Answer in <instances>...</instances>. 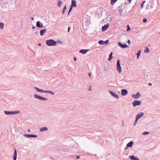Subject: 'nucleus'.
<instances>
[{
  "label": "nucleus",
  "mask_w": 160,
  "mask_h": 160,
  "mask_svg": "<svg viewBox=\"0 0 160 160\" xmlns=\"http://www.w3.org/2000/svg\"><path fill=\"white\" fill-rule=\"evenodd\" d=\"M46 44L49 46H55L57 43V42L52 39H49L46 41Z\"/></svg>",
  "instance_id": "obj_1"
},
{
  "label": "nucleus",
  "mask_w": 160,
  "mask_h": 160,
  "mask_svg": "<svg viewBox=\"0 0 160 160\" xmlns=\"http://www.w3.org/2000/svg\"><path fill=\"white\" fill-rule=\"evenodd\" d=\"M34 88L38 92L43 93H51L52 95H54V93L51 91L44 90L43 89H39L37 87H34Z\"/></svg>",
  "instance_id": "obj_2"
},
{
  "label": "nucleus",
  "mask_w": 160,
  "mask_h": 160,
  "mask_svg": "<svg viewBox=\"0 0 160 160\" xmlns=\"http://www.w3.org/2000/svg\"><path fill=\"white\" fill-rule=\"evenodd\" d=\"M117 69L119 73L122 72V68L120 65V61L118 60L117 62Z\"/></svg>",
  "instance_id": "obj_3"
},
{
  "label": "nucleus",
  "mask_w": 160,
  "mask_h": 160,
  "mask_svg": "<svg viewBox=\"0 0 160 160\" xmlns=\"http://www.w3.org/2000/svg\"><path fill=\"white\" fill-rule=\"evenodd\" d=\"M34 98L41 100L47 101L48 100V99L47 98L42 97L36 94H34Z\"/></svg>",
  "instance_id": "obj_4"
},
{
  "label": "nucleus",
  "mask_w": 160,
  "mask_h": 160,
  "mask_svg": "<svg viewBox=\"0 0 160 160\" xmlns=\"http://www.w3.org/2000/svg\"><path fill=\"white\" fill-rule=\"evenodd\" d=\"M132 105L133 107H136L137 106H139L141 105V102L138 100H135L132 102Z\"/></svg>",
  "instance_id": "obj_5"
},
{
  "label": "nucleus",
  "mask_w": 160,
  "mask_h": 160,
  "mask_svg": "<svg viewBox=\"0 0 160 160\" xmlns=\"http://www.w3.org/2000/svg\"><path fill=\"white\" fill-rule=\"evenodd\" d=\"M132 97L135 99H138L139 98V97H141V96L140 94V93L138 92L136 94H132Z\"/></svg>",
  "instance_id": "obj_6"
},
{
  "label": "nucleus",
  "mask_w": 160,
  "mask_h": 160,
  "mask_svg": "<svg viewBox=\"0 0 160 160\" xmlns=\"http://www.w3.org/2000/svg\"><path fill=\"white\" fill-rule=\"evenodd\" d=\"M109 92L110 94L114 98L117 99L119 98V96L118 95L115 94L112 91H111L109 90Z\"/></svg>",
  "instance_id": "obj_7"
},
{
  "label": "nucleus",
  "mask_w": 160,
  "mask_h": 160,
  "mask_svg": "<svg viewBox=\"0 0 160 160\" xmlns=\"http://www.w3.org/2000/svg\"><path fill=\"white\" fill-rule=\"evenodd\" d=\"M109 40H107L105 41H103L102 40H100L98 42V43L100 44H107L109 43Z\"/></svg>",
  "instance_id": "obj_8"
},
{
  "label": "nucleus",
  "mask_w": 160,
  "mask_h": 160,
  "mask_svg": "<svg viewBox=\"0 0 160 160\" xmlns=\"http://www.w3.org/2000/svg\"><path fill=\"white\" fill-rule=\"evenodd\" d=\"M121 95L123 96H124L127 94L128 91L127 90L123 89L121 90Z\"/></svg>",
  "instance_id": "obj_9"
},
{
  "label": "nucleus",
  "mask_w": 160,
  "mask_h": 160,
  "mask_svg": "<svg viewBox=\"0 0 160 160\" xmlns=\"http://www.w3.org/2000/svg\"><path fill=\"white\" fill-rule=\"evenodd\" d=\"M143 112H141L137 115L136 118L138 120L140 118L143 116Z\"/></svg>",
  "instance_id": "obj_10"
},
{
  "label": "nucleus",
  "mask_w": 160,
  "mask_h": 160,
  "mask_svg": "<svg viewBox=\"0 0 160 160\" xmlns=\"http://www.w3.org/2000/svg\"><path fill=\"white\" fill-rule=\"evenodd\" d=\"M118 46L122 48H126L128 47V46L126 44H122L120 42H119L118 43Z\"/></svg>",
  "instance_id": "obj_11"
},
{
  "label": "nucleus",
  "mask_w": 160,
  "mask_h": 160,
  "mask_svg": "<svg viewBox=\"0 0 160 160\" xmlns=\"http://www.w3.org/2000/svg\"><path fill=\"white\" fill-rule=\"evenodd\" d=\"M36 26L37 27L40 28H42L43 25L42 23L40 22V21H37L36 23Z\"/></svg>",
  "instance_id": "obj_12"
},
{
  "label": "nucleus",
  "mask_w": 160,
  "mask_h": 160,
  "mask_svg": "<svg viewBox=\"0 0 160 160\" xmlns=\"http://www.w3.org/2000/svg\"><path fill=\"white\" fill-rule=\"evenodd\" d=\"M24 135L27 138H37V136L36 135H33V134H24Z\"/></svg>",
  "instance_id": "obj_13"
},
{
  "label": "nucleus",
  "mask_w": 160,
  "mask_h": 160,
  "mask_svg": "<svg viewBox=\"0 0 160 160\" xmlns=\"http://www.w3.org/2000/svg\"><path fill=\"white\" fill-rule=\"evenodd\" d=\"M124 9V8L123 7L122 5H121V6H120L119 7V12L120 13V15H122V14Z\"/></svg>",
  "instance_id": "obj_14"
},
{
  "label": "nucleus",
  "mask_w": 160,
  "mask_h": 160,
  "mask_svg": "<svg viewBox=\"0 0 160 160\" xmlns=\"http://www.w3.org/2000/svg\"><path fill=\"white\" fill-rule=\"evenodd\" d=\"M109 27V24H108L104 25L102 27V31H106Z\"/></svg>",
  "instance_id": "obj_15"
},
{
  "label": "nucleus",
  "mask_w": 160,
  "mask_h": 160,
  "mask_svg": "<svg viewBox=\"0 0 160 160\" xmlns=\"http://www.w3.org/2000/svg\"><path fill=\"white\" fill-rule=\"evenodd\" d=\"M72 7H77L76 2L75 0H72L71 5Z\"/></svg>",
  "instance_id": "obj_16"
},
{
  "label": "nucleus",
  "mask_w": 160,
  "mask_h": 160,
  "mask_svg": "<svg viewBox=\"0 0 160 160\" xmlns=\"http://www.w3.org/2000/svg\"><path fill=\"white\" fill-rule=\"evenodd\" d=\"M129 158L132 160H139L138 158L133 155L129 156Z\"/></svg>",
  "instance_id": "obj_17"
},
{
  "label": "nucleus",
  "mask_w": 160,
  "mask_h": 160,
  "mask_svg": "<svg viewBox=\"0 0 160 160\" xmlns=\"http://www.w3.org/2000/svg\"><path fill=\"white\" fill-rule=\"evenodd\" d=\"M89 50V49H81L79 51V52L83 54H85Z\"/></svg>",
  "instance_id": "obj_18"
},
{
  "label": "nucleus",
  "mask_w": 160,
  "mask_h": 160,
  "mask_svg": "<svg viewBox=\"0 0 160 160\" xmlns=\"http://www.w3.org/2000/svg\"><path fill=\"white\" fill-rule=\"evenodd\" d=\"M14 153L13 155V160H16L17 158V151L16 149H14Z\"/></svg>",
  "instance_id": "obj_19"
},
{
  "label": "nucleus",
  "mask_w": 160,
  "mask_h": 160,
  "mask_svg": "<svg viewBox=\"0 0 160 160\" xmlns=\"http://www.w3.org/2000/svg\"><path fill=\"white\" fill-rule=\"evenodd\" d=\"M48 129V128L47 127H42L40 128L39 131L42 132L45 131H46Z\"/></svg>",
  "instance_id": "obj_20"
},
{
  "label": "nucleus",
  "mask_w": 160,
  "mask_h": 160,
  "mask_svg": "<svg viewBox=\"0 0 160 160\" xmlns=\"http://www.w3.org/2000/svg\"><path fill=\"white\" fill-rule=\"evenodd\" d=\"M46 31V29H43L40 30V33L41 36H42L44 34V33Z\"/></svg>",
  "instance_id": "obj_21"
},
{
  "label": "nucleus",
  "mask_w": 160,
  "mask_h": 160,
  "mask_svg": "<svg viewBox=\"0 0 160 160\" xmlns=\"http://www.w3.org/2000/svg\"><path fill=\"white\" fill-rule=\"evenodd\" d=\"M133 144V141H131L127 144V147H131L132 146Z\"/></svg>",
  "instance_id": "obj_22"
},
{
  "label": "nucleus",
  "mask_w": 160,
  "mask_h": 160,
  "mask_svg": "<svg viewBox=\"0 0 160 160\" xmlns=\"http://www.w3.org/2000/svg\"><path fill=\"white\" fill-rule=\"evenodd\" d=\"M4 114L6 115H12V111H4Z\"/></svg>",
  "instance_id": "obj_23"
},
{
  "label": "nucleus",
  "mask_w": 160,
  "mask_h": 160,
  "mask_svg": "<svg viewBox=\"0 0 160 160\" xmlns=\"http://www.w3.org/2000/svg\"><path fill=\"white\" fill-rule=\"evenodd\" d=\"M113 54V52H112L110 53L109 55V58H108V60L109 61H111V59L112 58V55Z\"/></svg>",
  "instance_id": "obj_24"
},
{
  "label": "nucleus",
  "mask_w": 160,
  "mask_h": 160,
  "mask_svg": "<svg viewBox=\"0 0 160 160\" xmlns=\"http://www.w3.org/2000/svg\"><path fill=\"white\" fill-rule=\"evenodd\" d=\"M62 4V2L60 0H58V6L59 7H61Z\"/></svg>",
  "instance_id": "obj_25"
},
{
  "label": "nucleus",
  "mask_w": 160,
  "mask_h": 160,
  "mask_svg": "<svg viewBox=\"0 0 160 160\" xmlns=\"http://www.w3.org/2000/svg\"><path fill=\"white\" fill-rule=\"evenodd\" d=\"M141 53V51L140 50H139L138 51V52L137 53L136 55H137V58L138 59V58H139V56L140 55Z\"/></svg>",
  "instance_id": "obj_26"
},
{
  "label": "nucleus",
  "mask_w": 160,
  "mask_h": 160,
  "mask_svg": "<svg viewBox=\"0 0 160 160\" xmlns=\"http://www.w3.org/2000/svg\"><path fill=\"white\" fill-rule=\"evenodd\" d=\"M20 113V112L19 111H12V114H15Z\"/></svg>",
  "instance_id": "obj_27"
},
{
  "label": "nucleus",
  "mask_w": 160,
  "mask_h": 160,
  "mask_svg": "<svg viewBox=\"0 0 160 160\" xmlns=\"http://www.w3.org/2000/svg\"><path fill=\"white\" fill-rule=\"evenodd\" d=\"M67 9V7H66V5H65V7H64V8H63L62 11V14H64L66 11Z\"/></svg>",
  "instance_id": "obj_28"
},
{
  "label": "nucleus",
  "mask_w": 160,
  "mask_h": 160,
  "mask_svg": "<svg viewBox=\"0 0 160 160\" xmlns=\"http://www.w3.org/2000/svg\"><path fill=\"white\" fill-rule=\"evenodd\" d=\"M4 23L2 22L0 23V29H2L3 28Z\"/></svg>",
  "instance_id": "obj_29"
},
{
  "label": "nucleus",
  "mask_w": 160,
  "mask_h": 160,
  "mask_svg": "<svg viewBox=\"0 0 160 160\" xmlns=\"http://www.w3.org/2000/svg\"><path fill=\"white\" fill-rule=\"evenodd\" d=\"M118 0H111V4L112 5H113L114 3L117 1Z\"/></svg>",
  "instance_id": "obj_30"
},
{
  "label": "nucleus",
  "mask_w": 160,
  "mask_h": 160,
  "mask_svg": "<svg viewBox=\"0 0 160 160\" xmlns=\"http://www.w3.org/2000/svg\"><path fill=\"white\" fill-rule=\"evenodd\" d=\"M149 52V50L148 48V47H147L146 49L144 51V52H147L148 53Z\"/></svg>",
  "instance_id": "obj_31"
},
{
  "label": "nucleus",
  "mask_w": 160,
  "mask_h": 160,
  "mask_svg": "<svg viewBox=\"0 0 160 160\" xmlns=\"http://www.w3.org/2000/svg\"><path fill=\"white\" fill-rule=\"evenodd\" d=\"M72 8H73V7H72L71 6V7L69 9V11H68V15H69V14H70V12H71V11H72Z\"/></svg>",
  "instance_id": "obj_32"
},
{
  "label": "nucleus",
  "mask_w": 160,
  "mask_h": 160,
  "mask_svg": "<svg viewBox=\"0 0 160 160\" xmlns=\"http://www.w3.org/2000/svg\"><path fill=\"white\" fill-rule=\"evenodd\" d=\"M138 120L136 118L133 124V125L134 126H135L136 125V124H137Z\"/></svg>",
  "instance_id": "obj_33"
},
{
  "label": "nucleus",
  "mask_w": 160,
  "mask_h": 160,
  "mask_svg": "<svg viewBox=\"0 0 160 160\" xmlns=\"http://www.w3.org/2000/svg\"><path fill=\"white\" fill-rule=\"evenodd\" d=\"M127 31H128L130 30V28L129 25H128L127 26Z\"/></svg>",
  "instance_id": "obj_34"
},
{
  "label": "nucleus",
  "mask_w": 160,
  "mask_h": 160,
  "mask_svg": "<svg viewBox=\"0 0 160 160\" xmlns=\"http://www.w3.org/2000/svg\"><path fill=\"white\" fill-rule=\"evenodd\" d=\"M149 132H145L142 133V134L144 135H146L149 133Z\"/></svg>",
  "instance_id": "obj_35"
},
{
  "label": "nucleus",
  "mask_w": 160,
  "mask_h": 160,
  "mask_svg": "<svg viewBox=\"0 0 160 160\" xmlns=\"http://www.w3.org/2000/svg\"><path fill=\"white\" fill-rule=\"evenodd\" d=\"M147 21V19L146 18H144L143 20V22L145 23Z\"/></svg>",
  "instance_id": "obj_36"
},
{
  "label": "nucleus",
  "mask_w": 160,
  "mask_h": 160,
  "mask_svg": "<svg viewBox=\"0 0 160 160\" xmlns=\"http://www.w3.org/2000/svg\"><path fill=\"white\" fill-rule=\"evenodd\" d=\"M143 5L144 4H142V3H141V5H140V7H141V8H142L143 7Z\"/></svg>",
  "instance_id": "obj_37"
},
{
  "label": "nucleus",
  "mask_w": 160,
  "mask_h": 160,
  "mask_svg": "<svg viewBox=\"0 0 160 160\" xmlns=\"http://www.w3.org/2000/svg\"><path fill=\"white\" fill-rule=\"evenodd\" d=\"M127 42L128 44H130L131 43V41H130V40H128V41Z\"/></svg>",
  "instance_id": "obj_38"
},
{
  "label": "nucleus",
  "mask_w": 160,
  "mask_h": 160,
  "mask_svg": "<svg viewBox=\"0 0 160 160\" xmlns=\"http://www.w3.org/2000/svg\"><path fill=\"white\" fill-rule=\"evenodd\" d=\"M77 58L76 57H74V61H76Z\"/></svg>",
  "instance_id": "obj_39"
},
{
  "label": "nucleus",
  "mask_w": 160,
  "mask_h": 160,
  "mask_svg": "<svg viewBox=\"0 0 160 160\" xmlns=\"http://www.w3.org/2000/svg\"><path fill=\"white\" fill-rule=\"evenodd\" d=\"M80 158V156H76V159H79Z\"/></svg>",
  "instance_id": "obj_40"
},
{
  "label": "nucleus",
  "mask_w": 160,
  "mask_h": 160,
  "mask_svg": "<svg viewBox=\"0 0 160 160\" xmlns=\"http://www.w3.org/2000/svg\"><path fill=\"white\" fill-rule=\"evenodd\" d=\"M131 1L132 0H128V2L129 3H131Z\"/></svg>",
  "instance_id": "obj_41"
},
{
  "label": "nucleus",
  "mask_w": 160,
  "mask_h": 160,
  "mask_svg": "<svg viewBox=\"0 0 160 160\" xmlns=\"http://www.w3.org/2000/svg\"><path fill=\"white\" fill-rule=\"evenodd\" d=\"M70 27H69L68 28V32H69V30H70Z\"/></svg>",
  "instance_id": "obj_42"
},
{
  "label": "nucleus",
  "mask_w": 160,
  "mask_h": 160,
  "mask_svg": "<svg viewBox=\"0 0 160 160\" xmlns=\"http://www.w3.org/2000/svg\"><path fill=\"white\" fill-rule=\"evenodd\" d=\"M145 2H146L145 1H142V3L144 4V3Z\"/></svg>",
  "instance_id": "obj_43"
},
{
  "label": "nucleus",
  "mask_w": 160,
  "mask_h": 160,
  "mask_svg": "<svg viewBox=\"0 0 160 160\" xmlns=\"http://www.w3.org/2000/svg\"><path fill=\"white\" fill-rule=\"evenodd\" d=\"M91 73H88V75H89V76L90 77L91 76Z\"/></svg>",
  "instance_id": "obj_44"
},
{
  "label": "nucleus",
  "mask_w": 160,
  "mask_h": 160,
  "mask_svg": "<svg viewBox=\"0 0 160 160\" xmlns=\"http://www.w3.org/2000/svg\"><path fill=\"white\" fill-rule=\"evenodd\" d=\"M148 85H149V86H151L152 85V84L151 83H148Z\"/></svg>",
  "instance_id": "obj_45"
},
{
  "label": "nucleus",
  "mask_w": 160,
  "mask_h": 160,
  "mask_svg": "<svg viewBox=\"0 0 160 160\" xmlns=\"http://www.w3.org/2000/svg\"><path fill=\"white\" fill-rule=\"evenodd\" d=\"M128 147H127V145H126V148H125V150H126L128 149Z\"/></svg>",
  "instance_id": "obj_46"
},
{
  "label": "nucleus",
  "mask_w": 160,
  "mask_h": 160,
  "mask_svg": "<svg viewBox=\"0 0 160 160\" xmlns=\"http://www.w3.org/2000/svg\"><path fill=\"white\" fill-rule=\"evenodd\" d=\"M28 132H30V130L29 129H28Z\"/></svg>",
  "instance_id": "obj_47"
},
{
  "label": "nucleus",
  "mask_w": 160,
  "mask_h": 160,
  "mask_svg": "<svg viewBox=\"0 0 160 160\" xmlns=\"http://www.w3.org/2000/svg\"><path fill=\"white\" fill-rule=\"evenodd\" d=\"M31 20H33V19H34V18H32V17H31Z\"/></svg>",
  "instance_id": "obj_48"
},
{
  "label": "nucleus",
  "mask_w": 160,
  "mask_h": 160,
  "mask_svg": "<svg viewBox=\"0 0 160 160\" xmlns=\"http://www.w3.org/2000/svg\"><path fill=\"white\" fill-rule=\"evenodd\" d=\"M35 28V26H33V27H32V29H34V28Z\"/></svg>",
  "instance_id": "obj_49"
},
{
  "label": "nucleus",
  "mask_w": 160,
  "mask_h": 160,
  "mask_svg": "<svg viewBox=\"0 0 160 160\" xmlns=\"http://www.w3.org/2000/svg\"><path fill=\"white\" fill-rule=\"evenodd\" d=\"M38 46H41V44L40 43H38Z\"/></svg>",
  "instance_id": "obj_50"
},
{
  "label": "nucleus",
  "mask_w": 160,
  "mask_h": 160,
  "mask_svg": "<svg viewBox=\"0 0 160 160\" xmlns=\"http://www.w3.org/2000/svg\"><path fill=\"white\" fill-rule=\"evenodd\" d=\"M91 90V88H89V90Z\"/></svg>",
  "instance_id": "obj_51"
},
{
  "label": "nucleus",
  "mask_w": 160,
  "mask_h": 160,
  "mask_svg": "<svg viewBox=\"0 0 160 160\" xmlns=\"http://www.w3.org/2000/svg\"><path fill=\"white\" fill-rule=\"evenodd\" d=\"M91 90V88H89V90Z\"/></svg>",
  "instance_id": "obj_52"
}]
</instances>
